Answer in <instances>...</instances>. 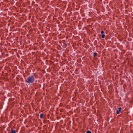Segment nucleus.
<instances>
[{"label":"nucleus","instance_id":"nucleus-3","mask_svg":"<svg viewBox=\"0 0 133 133\" xmlns=\"http://www.w3.org/2000/svg\"><path fill=\"white\" fill-rule=\"evenodd\" d=\"M11 133H16L15 130L13 128H11Z\"/></svg>","mask_w":133,"mask_h":133},{"label":"nucleus","instance_id":"nucleus-6","mask_svg":"<svg viewBox=\"0 0 133 133\" xmlns=\"http://www.w3.org/2000/svg\"><path fill=\"white\" fill-rule=\"evenodd\" d=\"M105 35H104L103 34H102V38H104L105 37Z\"/></svg>","mask_w":133,"mask_h":133},{"label":"nucleus","instance_id":"nucleus-1","mask_svg":"<svg viewBox=\"0 0 133 133\" xmlns=\"http://www.w3.org/2000/svg\"><path fill=\"white\" fill-rule=\"evenodd\" d=\"M35 81L34 76L33 75L28 77L25 80V82L28 83H33Z\"/></svg>","mask_w":133,"mask_h":133},{"label":"nucleus","instance_id":"nucleus-8","mask_svg":"<svg viewBox=\"0 0 133 133\" xmlns=\"http://www.w3.org/2000/svg\"><path fill=\"white\" fill-rule=\"evenodd\" d=\"M101 34H103L104 33V32L103 31H101Z\"/></svg>","mask_w":133,"mask_h":133},{"label":"nucleus","instance_id":"nucleus-2","mask_svg":"<svg viewBox=\"0 0 133 133\" xmlns=\"http://www.w3.org/2000/svg\"><path fill=\"white\" fill-rule=\"evenodd\" d=\"M122 109V108L121 107H119L118 109V110H117L116 111V113L117 114H118L119 113V112L121 111V110Z\"/></svg>","mask_w":133,"mask_h":133},{"label":"nucleus","instance_id":"nucleus-4","mask_svg":"<svg viewBox=\"0 0 133 133\" xmlns=\"http://www.w3.org/2000/svg\"><path fill=\"white\" fill-rule=\"evenodd\" d=\"M97 54L96 52H95L94 53V57H95L97 56Z\"/></svg>","mask_w":133,"mask_h":133},{"label":"nucleus","instance_id":"nucleus-7","mask_svg":"<svg viewBox=\"0 0 133 133\" xmlns=\"http://www.w3.org/2000/svg\"><path fill=\"white\" fill-rule=\"evenodd\" d=\"M86 133H91V132L90 131L88 130L87 131Z\"/></svg>","mask_w":133,"mask_h":133},{"label":"nucleus","instance_id":"nucleus-5","mask_svg":"<svg viewBox=\"0 0 133 133\" xmlns=\"http://www.w3.org/2000/svg\"><path fill=\"white\" fill-rule=\"evenodd\" d=\"M43 114L42 113L40 115V118H43Z\"/></svg>","mask_w":133,"mask_h":133}]
</instances>
